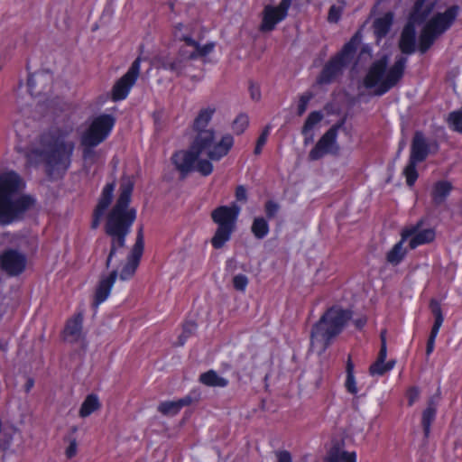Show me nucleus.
Listing matches in <instances>:
<instances>
[{
    "instance_id": "9b49d317",
    "label": "nucleus",
    "mask_w": 462,
    "mask_h": 462,
    "mask_svg": "<svg viewBox=\"0 0 462 462\" xmlns=\"http://www.w3.org/2000/svg\"><path fill=\"white\" fill-rule=\"evenodd\" d=\"M142 59L140 57L136 58L127 72L120 78L112 90V98L114 101H119L125 99L131 88L134 85L139 74H140V63Z\"/></svg>"
},
{
    "instance_id": "7ed1b4c3",
    "label": "nucleus",
    "mask_w": 462,
    "mask_h": 462,
    "mask_svg": "<svg viewBox=\"0 0 462 462\" xmlns=\"http://www.w3.org/2000/svg\"><path fill=\"white\" fill-rule=\"evenodd\" d=\"M21 178L14 172L0 175V225L6 226L23 218L24 213L33 206L35 200L29 195L16 199L13 196L20 189Z\"/></svg>"
},
{
    "instance_id": "39448f33",
    "label": "nucleus",
    "mask_w": 462,
    "mask_h": 462,
    "mask_svg": "<svg viewBox=\"0 0 462 462\" xmlns=\"http://www.w3.org/2000/svg\"><path fill=\"white\" fill-rule=\"evenodd\" d=\"M352 311L339 307H331L316 322L310 333L311 347L322 354L332 340L344 329L352 318Z\"/></svg>"
},
{
    "instance_id": "a18cd8bd",
    "label": "nucleus",
    "mask_w": 462,
    "mask_h": 462,
    "mask_svg": "<svg viewBox=\"0 0 462 462\" xmlns=\"http://www.w3.org/2000/svg\"><path fill=\"white\" fill-rule=\"evenodd\" d=\"M280 208L281 207L277 202L273 200H267L264 204V212L266 215V219L271 220L277 216Z\"/></svg>"
},
{
    "instance_id": "c85d7f7f",
    "label": "nucleus",
    "mask_w": 462,
    "mask_h": 462,
    "mask_svg": "<svg viewBox=\"0 0 462 462\" xmlns=\"http://www.w3.org/2000/svg\"><path fill=\"white\" fill-rule=\"evenodd\" d=\"M452 189V185L448 181H438L435 183L431 197L435 205L442 204Z\"/></svg>"
},
{
    "instance_id": "b1692460",
    "label": "nucleus",
    "mask_w": 462,
    "mask_h": 462,
    "mask_svg": "<svg viewBox=\"0 0 462 462\" xmlns=\"http://www.w3.org/2000/svg\"><path fill=\"white\" fill-rule=\"evenodd\" d=\"M186 62L187 61L179 55L176 58L169 56H160L158 58V63L162 69L170 70L178 76L180 75L186 68Z\"/></svg>"
},
{
    "instance_id": "393cba45",
    "label": "nucleus",
    "mask_w": 462,
    "mask_h": 462,
    "mask_svg": "<svg viewBox=\"0 0 462 462\" xmlns=\"http://www.w3.org/2000/svg\"><path fill=\"white\" fill-rule=\"evenodd\" d=\"M422 221H419L417 225L414 226H418L415 233H413L411 236H412L410 240L409 245L411 249L416 248L418 245L430 243L435 238V232L431 228L423 229L419 231V228L421 226Z\"/></svg>"
},
{
    "instance_id": "f03ea898",
    "label": "nucleus",
    "mask_w": 462,
    "mask_h": 462,
    "mask_svg": "<svg viewBox=\"0 0 462 462\" xmlns=\"http://www.w3.org/2000/svg\"><path fill=\"white\" fill-rule=\"evenodd\" d=\"M134 183L128 178H124L119 187V196L115 206L107 215L105 232L110 236V248L105 262V267H113V260L119 249L125 246L126 236L136 218V210L129 208Z\"/></svg>"
},
{
    "instance_id": "6ab92c4d",
    "label": "nucleus",
    "mask_w": 462,
    "mask_h": 462,
    "mask_svg": "<svg viewBox=\"0 0 462 462\" xmlns=\"http://www.w3.org/2000/svg\"><path fill=\"white\" fill-rule=\"evenodd\" d=\"M115 188V182L107 183L104 187L101 196L98 199L97 205L94 209L93 219L91 223L92 228L96 229L99 226L101 218L103 217L106 210L112 202Z\"/></svg>"
},
{
    "instance_id": "c756f323",
    "label": "nucleus",
    "mask_w": 462,
    "mask_h": 462,
    "mask_svg": "<svg viewBox=\"0 0 462 462\" xmlns=\"http://www.w3.org/2000/svg\"><path fill=\"white\" fill-rule=\"evenodd\" d=\"M82 322L83 316L81 313H79L72 319H69L64 330L66 336L70 337L72 340H78L81 334Z\"/></svg>"
},
{
    "instance_id": "8fccbe9b",
    "label": "nucleus",
    "mask_w": 462,
    "mask_h": 462,
    "mask_svg": "<svg viewBox=\"0 0 462 462\" xmlns=\"http://www.w3.org/2000/svg\"><path fill=\"white\" fill-rule=\"evenodd\" d=\"M311 98H312L311 93H305L300 96L299 104H298V108H297L298 116H302L305 113L308 104Z\"/></svg>"
},
{
    "instance_id": "20e7f679",
    "label": "nucleus",
    "mask_w": 462,
    "mask_h": 462,
    "mask_svg": "<svg viewBox=\"0 0 462 462\" xmlns=\"http://www.w3.org/2000/svg\"><path fill=\"white\" fill-rule=\"evenodd\" d=\"M407 60L406 57L399 56L393 66L387 69L389 58L387 55L382 56L369 67L363 79L364 87L367 89L374 88L375 96L384 95L402 79Z\"/></svg>"
},
{
    "instance_id": "aec40b11",
    "label": "nucleus",
    "mask_w": 462,
    "mask_h": 462,
    "mask_svg": "<svg viewBox=\"0 0 462 462\" xmlns=\"http://www.w3.org/2000/svg\"><path fill=\"white\" fill-rule=\"evenodd\" d=\"M413 22L410 21L405 24L399 40V49L402 53L411 55L416 51V30Z\"/></svg>"
},
{
    "instance_id": "412c9836",
    "label": "nucleus",
    "mask_w": 462,
    "mask_h": 462,
    "mask_svg": "<svg viewBox=\"0 0 462 462\" xmlns=\"http://www.w3.org/2000/svg\"><path fill=\"white\" fill-rule=\"evenodd\" d=\"M429 152L430 146L424 134L420 131L415 132L411 141V154L409 159L421 162L426 160Z\"/></svg>"
},
{
    "instance_id": "680f3d73",
    "label": "nucleus",
    "mask_w": 462,
    "mask_h": 462,
    "mask_svg": "<svg viewBox=\"0 0 462 462\" xmlns=\"http://www.w3.org/2000/svg\"><path fill=\"white\" fill-rule=\"evenodd\" d=\"M384 363H383L381 365L377 366V369L376 370H373V364L370 365L369 367V373L372 374V375H383L387 371H384Z\"/></svg>"
},
{
    "instance_id": "a19ab883",
    "label": "nucleus",
    "mask_w": 462,
    "mask_h": 462,
    "mask_svg": "<svg viewBox=\"0 0 462 462\" xmlns=\"http://www.w3.org/2000/svg\"><path fill=\"white\" fill-rule=\"evenodd\" d=\"M249 125V118L245 114H240L233 122V131L236 134H241L245 132Z\"/></svg>"
},
{
    "instance_id": "ea45409f",
    "label": "nucleus",
    "mask_w": 462,
    "mask_h": 462,
    "mask_svg": "<svg viewBox=\"0 0 462 462\" xmlns=\"http://www.w3.org/2000/svg\"><path fill=\"white\" fill-rule=\"evenodd\" d=\"M174 37L175 40L181 42L182 43L189 42V41H194L188 32V27L182 23H178L174 28Z\"/></svg>"
},
{
    "instance_id": "58836bf2",
    "label": "nucleus",
    "mask_w": 462,
    "mask_h": 462,
    "mask_svg": "<svg viewBox=\"0 0 462 462\" xmlns=\"http://www.w3.org/2000/svg\"><path fill=\"white\" fill-rule=\"evenodd\" d=\"M417 163L419 162L409 159V162L403 170V174L406 177V183L410 187L413 186L418 179V172L416 170Z\"/></svg>"
},
{
    "instance_id": "f257e3e1",
    "label": "nucleus",
    "mask_w": 462,
    "mask_h": 462,
    "mask_svg": "<svg viewBox=\"0 0 462 462\" xmlns=\"http://www.w3.org/2000/svg\"><path fill=\"white\" fill-rule=\"evenodd\" d=\"M75 143L69 132L53 128L41 134L39 145L26 155L31 166L42 164L49 178H61L71 165Z\"/></svg>"
},
{
    "instance_id": "09e8293b",
    "label": "nucleus",
    "mask_w": 462,
    "mask_h": 462,
    "mask_svg": "<svg viewBox=\"0 0 462 462\" xmlns=\"http://www.w3.org/2000/svg\"><path fill=\"white\" fill-rule=\"evenodd\" d=\"M46 78V75L41 73H35L28 78L27 85L31 91H36L40 93L42 89H36V83L40 81H43Z\"/></svg>"
},
{
    "instance_id": "c03bdc74",
    "label": "nucleus",
    "mask_w": 462,
    "mask_h": 462,
    "mask_svg": "<svg viewBox=\"0 0 462 462\" xmlns=\"http://www.w3.org/2000/svg\"><path fill=\"white\" fill-rule=\"evenodd\" d=\"M195 163V170L202 176H208L213 171V165L208 160H199Z\"/></svg>"
},
{
    "instance_id": "de8ad7c7",
    "label": "nucleus",
    "mask_w": 462,
    "mask_h": 462,
    "mask_svg": "<svg viewBox=\"0 0 462 462\" xmlns=\"http://www.w3.org/2000/svg\"><path fill=\"white\" fill-rule=\"evenodd\" d=\"M233 286L238 291L244 292L248 285V278L245 274H237L233 278Z\"/></svg>"
},
{
    "instance_id": "1a4fd4ad",
    "label": "nucleus",
    "mask_w": 462,
    "mask_h": 462,
    "mask_svg": "<svg viewBox=\"0 0 462 462\" xmlns=\"http://www.w3.org/2000/svg\"><path fill=\"white\" fill-rule=\"evenodd\" d=\"M116 123V119L112 115L103 114L95 117L88 128L81 136V143L88 145H98L103 143Z\"/></svg>"
},
{
    "instance_id": "2f4dec72",
    "label": "nucleus",
    "mask_w": 462,
    "mask_h": 462,
    "mask_svg": "<svg viewBox=\"0 0 462 462\" xmlns=\"http://www.w3.org/2000/svg\"><path fill=\"white\" fill-rule=\"evenodd\" d=\"M270 231L268 221L263 217H256L254 218L251 232L256 239H263Z\"/></svg>"
},
{
    "instance_id": "052dcab7",
    "label": "nucleus",
    "mask_w": 462,
    "mask_h": 462,
    "mask_svg": "<svg viewBox=\"0 0 462 462\" xmlns=\"http://www.w3.org/2000/svg\"><path fill=\"white\" fill-rule=\"evenodd\" d=\"M249 91H250V96H251L252 99H254L255 101L260 100L261 91H260L259 87L254 86V84H251L250 88H249Z\"/></svg>"
},
{
    "instance_id": "7c9ffc66",
    "label": "nucleus",
    "mask_w": 462,
    "mask_h": 462,
    "mask_svg": "<svg viewBox=\"0 0 462 462\" xmlns=\"http://www.w3.org/2000/svg\"><path fill=\"white\" fill-rule=\"evenodd\" d=\"M436 404L431 398L428 402V407L422 412L421 424L425 437H428L430 431V425L436 417Z\"/></svg>"
},
{
    "instance_id": "9d476101",
    "label": "nucleus",
    "mask_w": 462,
    "mask_h": 462,
    "mask_svg": "<svg viewBox=\"0 0 462 462\" xmlns=\"http://www.w3.org/2000/svg\"><path fill=\"white\" fill-rule=\"evenodd\" d=\"M340 126L341 124L334 125L320 137L309 153L310 161L319 160L328 153L338 154L340 148L337 143V136Z\"/></svg>"
},
{
    "instance_id": "4be33fe9",
    "label": "nucleus",
    "mask_w": 462,
    "mask_h": 462,
    "mask_svg": "<svg viewBox=\"0 0 462 462\" xmlns=\"http://www.w3.org/2000/svg\"><path fill=\"white\" fill-rule=\"evenodd\" d=\"M417 227L418 226H411V228L402 230L401 241L394 245V246L387 253L386 260L388 263L396 265L402 260L406 254V251L402 246L403 243L408 237L415 233Z\"/></svg>"
},
{
    "instance_id": "423d86ee",
    "label": "nucleus",
    "mask_w": 462,
    "mask_h": 462,
    "mask_svg": "<svg viewBox=\"0 0 462 462\" xmlns=\"http://www.w3.org/2000/svg\"><path fill=\"white\" fill-rule=\"evenodd\" d=\"M361 43V35L357 32L344 44L342 49L325 64L317 79L319 84H329L343 73L344 68L349 65Z\"/></svg>"
},
{
    "instance_id": "69168bd1",
    "label": "nucleus",
    "mask_w": 462,
    "mask_h": 462,
    "mask_svg": "<svg viewBox=\"0 0 462 462\" xmlns=\"http://www.w3.org/2000/svg\"><path fill=\"white\" fill-rule=\"evenodd\" d=\"M384 365L385 366H384L383 370L388 372V371L392 370L394 367L395 360H390V361H388L386 363L384 362Z\"/></svg>"
},
{
    "instance_id": "e433bc0d",
    "label": "nucleus",
    "mask_w": 462,
    "mask_h": 462,
    "mask_svg": "<svg viewBox=\"0 0 462 462\" xmlns=\"http://www.w3.org/2000/svg\"><path fill=\"white\" fill-rule=\"evenodd\" d=\"M323 119V115L321 112L319 111H313L311 112L305 123H304V125L302 127V130H301V134L305 136H307V134H309V132H310L312 130V128L318 124L319 123L321 120Z\"/></svg>"
},
{
    "instance_id": "37998d69",
    "label": "nucleus",
    "mask_w": 462,
    "mask_h": 462,
    "mask_svg": "<svg viewBox=\"0 0 462 462\" xmlns=\"http://www.w3.org/2000/svg\"><path fill=\"white\" fill-rule=\"evenodd\" d=\"M345 4L341 5H333L330 6L328 14V22L331 23H337L342 15Z\"/></svg>"
},
{
    "instance_id": "bf43d9fd",
    "label": "nucleus",
    "mask_w": 462,
    "mask_h": 462,
    "mask_svg": "<svg viewBox=\"0 0 462 462\" xmlns=\"http://www.w3.org/2000/svg\"><path fill=\"white\" fill-rule=\"evenodd\" d=\"M270 126L267 125L257 139L256 144L263 146L266 143L269 135Z\"/></svg>"
},
{
    "instance_id": "603ef678",
    "label": "nucleus",
    "mask_w": 462,
    "mask_h": 462,
    "mask_svg": "<svg viewBox=\"0 0 462 462\" xmlns=\"http://www.w3.org/2000/svg\"><path fill=\"white\" fill-rule=\"evenodd\" d=\"M387 356V346H381L380 351L378 353V356L376 361L373 364V370H376L377 366L381 365L383 363L385 362Z\"/></svg>"
},
{
    "instance_id": "e2e57ef3",
    "label": "nucleus",
    "mask_w": 462,
    "mask_h": 462,
    "mask_svg": "<svg viewBox=\"0 0 462 462\" xmlns=\"http://www.w3.org/2000/svg\"><path fill=\"white\" fill-rule=\"evenodd\" d=\"M346 375L354 374V364L350 357H348L346 366Z\"/></svg>"
},
{
    "instance_id": "473e14b6",
    "label": "nucleus",
    "mask_w": 462,
    "mask_h": 462,
    "mask_svg": "<svg viewBox=\"0 0 462 462\" xmlns=\"http://www.w3.org/2000/svg\"><path fill=\"white\" fill-rule=\"evenodd\" d=\"M101 404L99 402L98 397L96 394H88L84 402L81 404L79 409V416L82 418H86L89 416L92 412L99 410Z\"/></svg>"
},
{
    "instance_id": "a878e982",
    "label": "nucleus",
    "mask_w": 462,
    "mask_h": 462,
    "mask_svg": "<svg viewBox=\"0 0 462 462\" xmlns=\"http://www.w3.org/2000/svg\"><path fill=\"white\" fill-rule=\"evenodd\" d=\"M192 398L190 396H185L175 402H163L159 404L158 411L166 416L176 415L182 407L191 404Z\"/></svg>"
},
{
    "instance_id": "4468645a",
    "label": "nucleus",
    "mask_w": 462,
    "mask_h": 462,
    "mask_svg": "<svg viewBox=\"0 0 462 462\" xmlns=\"http://www.w3.org/2000/svg\"><path fill=\"white\" fill-rule=\"evenodd\" d=\"M25 254L15 249H7L0 255V266L10 276L21 274L26 267Z\"/></svg>"
},
{
    "instance_id": "3c124183",
    "label": "nucleus",
    "mask_w": 462,
    "mask_h": 462,
    "mask_svg": "<svg viewBox=\"0 0 462 462\" xmlns=\"http://www.w3.org/2000/svg\"><path fill=\"white\" fill-rule=\"evenodd\" d=\"M438 333H439V329L431 328L428 341H427V346H426V355L427 356H430L434 350L435 339L438 336Z\"/></svg>"
},
{
    "instance_id": "13d9d810",
    "label": "nucleus",
    "mask_w": 462,
    "mask_h": 462,
    "mask_svg": "<svg viewBox=\"0 0 462 462\" xmlns=\"http://www.w3.org/2000/svg\"><path fill=\"white\" fill-rule=\"evenodd\" d=\"M278 462H292L291 453L287 450L279 451L276 453Z\"/></svg>"
},
{
    "instance_id": "0e129e2a",
    "label": "nucleus",
    "mask_w": 462,
    "mask_h": 462,
    "mask_svg": "<svg viewBox=\"0 0 462 462\" xmlns=\"http://www.w3.org/2000/svg\"><path fill=\"white\" fill-rule=\"evenodd\" d=\"M354 323H355V325H356V327L357 328H362L365 325V323H366V319L365 318H359V319H356L354 321Z\"/></svg>"
},
{
    "instance_id": "f8f14e48",
    "label": "nucleus",
    "mask_w": 462,
    "mask_h": 462,
    "mask_svg": "<svg viewBox=\"0 0 462 462\" xmlns=\"http://www.w3.org/2000/svg\"><path fill=\"white\" fill-rule=\"evenodd\" d=\"M144 239L143 229L141 226L137 231L136 240L126 258V263L123 266L119 277L122 281H126L134 276L139 265L140 260L143 254Z\"/></svg>"
},
{
    "instance_id": "f704fd0d",
    "label": "nucleus",
    "mask_w": 462,
    "mask_h": 462,
    "mask_svg": "<svg viewBox=\"0 0 462 462\" xmlns=\"http://www.w3.org/2000/svg\"><path fill=\"white\" fill-rule=\"evenodd\" d=\"M326 462H356V453H349L338 448H333L329 451Z\"/></svg>"
},
{
    "instance_id": "5701e85b",
    "label": "nucleus",
    "mask_w": 462,
    "mask_h": 462,
    "mask_svg": "<svg viewBox=\"0 0 462 462\" xmlns=\"http://www.w3.org/2000/svg\"><path fill=\"white\" fill-rule=\"evenodd\" d=\"M440 36L441 34L437 30H435L430 23H426L419 35V51L421 54L426 53Z\"/></svg>"
},
{
    "instance_id": "72a5a7b5",
    "label": "nucleus",
    "mask_w": 462,
    "mask_h": 462,
    "mask_svg": "<svg viewBox=\"0 0 462 462\" xmlns=\"http://www.w3.org/2000/svg\"><path fill=\"white\" fill-rule=\"evenodd\" d=\"M214 113H215L214 108L201 109L199 111V115L197 116V117L194 119V122H193L194 131H196V132L206 131L207 129H205V128L208 126V123L212 119Z\"/></svg>"
},
{
    "instance_id": "0eeeda50",
    "label": "nucleus",
    "mask_w": 462,
    "mask_h": 462,
    "mask_svg": "<svg viewBox=\"0 0 462 462\" xmlns=\"http://www.w3.org/2000/svg\"><path fill=\"white\" fill-rule=\"evenodd\" d=\"M240 207L236 203L231 206H220L211 212V218L217 225V228L211 239L212 246L220 249L230 239L236 228V223L240 213Z\"/></svg>"
},
{
    "instance_id": "5fc2aeb1",
    "label": "nucleus",
    "mask_w": 462,
    "mask_h": 462,
    "mask_svg": "<svg viewBox=\"0 0 462 462\" xmlns=\"http://www.w3.org/2000/svg\"><path fill=\"white\" fill-rule=\"evenodd\" d=\"M345 385H346V390L350 393L356 394L357 393V387L356 385V379H355L354 374L346 375Z\"/></svg>"
},
{
    "instance_id": "dca6fc26",
    "label": "nucleus",
    "mask_w": 462,
    "mask_h": 462,
    "mask_svg": "<svg viewBox=\"0 0 462 462\" xmlns=\"http://www.w3.org/2000/svg\"><path fill=\"white\" fill-rule=\"evenodd\" d=\"M199 156L191 147L188 151H178L172 155V163L180 171L181 179H185L195 170V163Z\"/></svg>"
},
{
    "instance_id": "ddd939ff",
    "label": "nucleus",
    "mask_w": 462,
    "mask_h": 462,
    "mask_svg": "<svg viewBox=\"0 0 462 462\" xmlns=\"http://www.w3.org/2000/svg\"><path fill=\"white\" fill-rule=\"evenodd\" d=\"M291 5V0H282L278 6H265L260 30L262 32L273 31L278 23L286 18Z\"/></svg>"
},
{
    "instance_id": "864d4df0",
    "label": "nucleus",
    "mask_w": 462,
    "mask_h": 462,
    "mask_svg": "<svg viewBox=\"0 0 462 462\" xmlns=\"http://www.w3.org/2000/svg\"><path fill=\"white\" fill-rule=\"evenodd\" d=\"M407 397H408V405L412 406L413 403L419 399L420 397V390L418 387L413 386L411 387L407 392Z\"/></svg>"
},
{
    "instance_id": "774afa93",
    "label": "nucleus",
    "mask_w": 462,
    "mask_h": 462,
    "mask_svg": "<svg viewBox=\"0 0 462 462\" xmlns=\"http://www.w3.org/2000/svg\"><path fill=\"white\" fill-rule=\"evenodd\" d=\"M263 146L256 144L254 147V154L258 155L262 152Z\"/></svg>"
},
{
    "instance_id": "4c0bfd02",
    "label": "nucleus",
    "mask_w": 462,
    "mask_h": 462,
    "mask_svg": "<svg viewBox=\"0 0 462 462\" xmlns=\"http://www.w3.org/2000/svg\"><path fill=\"white\" fill-rule=\"evenodd\" d=\"M448 124L453 131L462 133V107L449 113Z\"/></svg>"
},
{
    "instance_id": "49530a36",
    "label": "nucleus",
    "mask_w": 462,
    "mask_h": 462,
    "mask_svg": "<svg viewBox=\"0 0 462 462\" xmlns=\"http://www.w3.org/2000/svg\"><path fill=\"white\" fill-rule=\"evenodd\" d=\"M81 145L83 146L82 151V158L85 162H89L90 163H94L97 158V152L94 150V147L97 145H88L84 143H81Z\"/></svg>"
},
{
    "instance_id": "bb28decb",
    "label": "nucleus",
    "mask_w": 462,
    "mask_h": 462,
    "mask_svg": "<svg viewBox=\"0 0 462 462\" xmlns=\"http://www.w3.org/2000/svg\"><path fill=\"white\" fill-rule=\"evenodd\" d=\"M393 15L392 13H386L383 16L379 17L374 20L373 23L374 34L378 39H382L387 35L389 32L392 23H393Z\"/></svg>"
},
{
    "instance_id": "338daca9",
    "label": "nucleus",
    "mask_w": 462,
    "mask_h": 462,
    "mask_svg": "<svg viewBox=\"0 0 462 462\" xmlns=\"http://www.w3.org/2000/svg\"><path fill=\"white\" fill-rule=\"evenodd\" d=\"M381 346H386V329H383L380 333Z\"/></svg>"
},
{
    "instance_id": "f3484780",
    "label": "nucleus",
    "mask_w": 462,
    "mask_h": 462,
    "mask_svg": "<svg viewBox=\"0 0 462 462\" xmlns=\"http://www.w3.org/2000/svg\"><path fill=\"white\" fill-rule=\"evenodd\" d=\"M215 43L213 42H208L201 46L197 41H189L180 46L178 54L188 61L206 57L213 51Z\"/></svg>"
},
{
    "instance_id": "cd10ccee",
    "label": "nucleus",
    "mask_w": 462,
    "mask_h": 462,
    "mask_svg": "<svg viewBox=\"0 0 462 462\" xmlns=\"http://www.w3.org/2000/svg\"><path fill=\"white\" fill-rule=\"evenodd\" d=\"M199 382L204 385L209 387H221L227 386L228 380L221 377L215 370H208L199 375Z\"/></svg>"
},
{
    "instance_id": "79ce46f5",
    "label": "nucleus",
    "mask_w": 462,
    "mask_h": 462,
    "mask_svg": "<svg viewBox=\"0 0 462 462\" xmlns=\"http://www.w3.org/2000/svg\"><path fill=\"white\" fill-rule=\"evenodd\" d=\"M197 329V324L194 321H188L183 325V331L179 337V345L183 346L189 337L193 335Z\"/></svg>"
},
{
    "instance_id": "4d7b16f0",
    "label": "nucleus",
    "mask_w": 462,
    "mask_h": 462,
    "mask_svg": "<svg viewBox=\"0 0 462 462\" xmlns=\"http://www.w3.org/2000/svg\"><path fill=\"white\" fill-rule=\"evenodd\" d=\"M236 199L238 201L246 202L247 200V191L246 189L243 185H239L236 189Z\"/></svg>"
},
{
    "instance_id": "2eb2a0df",
    "label": "nucleus",
    "mask_w": 462,
    "mask_h": 462,
    "mask_svg": "<svg viewBox=\"0 0 462 462\" xmlns=\"http://www.w3.org/2000/svg\"><path fill=\"white\" fill-rule=\"evenodd\" d=\"M459 13L460 7L457 5H453L444 12L435 14L427 23L442 35L451 28Z\"/></svg>"
},
{
    "instance_id": "a211bd4d",
    "label": "nucleus",
    "mask_w": 462,
    "mask_h": 462,
    "mask_svg": "<svg viewBox=\"0 0 462 462\" xmlns=\"http://www.w3.org/2000/svg\"><path fill=\"white\" fill-rule=\"evenodd\" d=\"M118 276L117 268H113L107 274H102L96 288L93 307L97 309L99 304L104 302L109 296L111 289Z\"/></svg>"
},
{
    "instance_id": "6e6d98bb",
    "label": "nucleus",
    "mask_w": 462,
    "mask_h": 462,
    "mask_svg": "<svg viewBox=\"0 0 462 462\" xmlns=\"http://www.w3.org/2000/svg\"><path fill=\"white\" fill-rule=\"evenodd\" d=\"M78 443L76 439H71L69 440V445L66 448L65 454L68 458H72L77 454Z\"/></svg>"
},
{
    "instance_id": "c9c22d12",
    "label": "nucleus",
    "mask_w": 462,
    "mask_h": 462,
    "mask_svg": "<svg viewBox=\"0 0 462 462\" xmlns=\"http://www.w3.org/2000/svg\"><path fill=\"white\" fill-rule=\"evenodd\" d=\"M430 309L435 319L434 324L431 328L439 330L444 320L440 303L438 300L432 299L430 301Z\"/></svg>"
},
{
    "instance_id": "6e6552de",
    "label": "nucleus",
    "mask_w": 462,
    "mask_h": 462,
    "mask_svg": "<svg viewBox=\"0 0 462 462\" xmlns=\"http://www.w3.org/2000/svg\"><path fill=\"white\" fill-rule=\"evenodd\" d=\"M197 133L190 147L199 155L206 153L208 159L212 161H219L226 156L234 144V138L230 134L222 136L221 140L216 143L214 130L208 129Z\"/></svg>"
}]
</instances>
